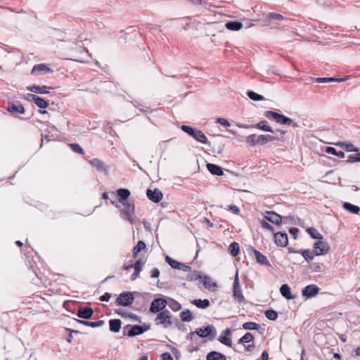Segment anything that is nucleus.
<instances>
[{
    "label": "nucleus",
    "instance_id": "obj_1",
    "mask_svg": "<svg viewBox=\"0 0 360 360\" xmlns=\"http://www.w3.org/2000/svg\"><path fill=\"white\" fill-rule=\"evenodd\" d=\"M116 194L119 202L124 206V209L122 211V214L125 216L124 219L131 224H133L131 216L134 214L135 205L133 202H131L129 200L131 195L130 191L128 188H119L117 190Z\"/></svg>",
    "mask_w": 360,
    "mask_h": 360
},
{
    "label": "nucleus",
    "instance_id": "obj_2",
    "mask_svg": "<svg viewBox=\"0 0 360 360\" xmlns=\"http://www.w3.org/2000/svg\"><path fill=\"white\" fill-rule=\"evenodd\" d=\"M181 129L190 136L193 137L197 141H199L202 143L210 145V143L208 141L206 136L201 130L185 124H182L181 126Z\"/></svg>",
    "mask_w": 360,
    "mask_h": 360
},
{
    "label": "nucleus",
    "instance_id": "obj_3",
    "mask_svg": "<svg viewBox=\"0 0 360 360\" xmlns=\"http://www.w3.org/2000/svg\"><path fill=\"white\" fill-rule=\"evenodd\" d=\"M150 326L148 324L143 325H130L128 324L124 327L123 335L130 338L141 335L150 330Z\"/></svg>",
    "mask_w": 360,
    "mask_h": 360
},
{
    "label": "nucleus",
    "instance_id": "obj_4",
    "mask_svg": "<svg viewBox=\"0 0 360 360\" xmlns=\"http://www.w3.org/2000/svg\"><path fill=\"white\" fill-rule=\"evenodd\" d=\"M172 315L168 309H165L157 314L154 319L156 326H161L164 328H168L172 325Z\"/></svg>",
    "mask_w": 360,
    "mask_h": 360
},
{
    "label": "nucleus",
    "instance_id": "obj_5",
    "mask_svg": "<svg viewBox=\"0 0 360 360\" xmlns=\"http://www.w3.org/2000/svg\"><path fill=\"white\" fill-rule=\"evenodd\" d=\"M136 292H123L117 297L115 304L116 306L130 307L134 301V294Z\"/></svg>",
    "mask_w": 360,
    "mask_h": 360
},
{
    "label": "nucleus",
    "instance_id": "obj_6",
    "mask_svg": "<svg viewBox=\"0 0 360 360\" xmlns=\"http://www.w3.org/2000/svg\"><path fill=\"white\" fill-rule=\"evenodd\" d=\"M233 297L237 302L241 304L243 302H245V299L243 296L240 285V279H239V275H238V270H236L233 283Z\"/></svg>",
    "mask_w": 360,
    "mask_h": 360
},
{
    "label": "nucleus",
    "instance_id": "obj_7",
    "mask_svg": "<svg viewBox=\"0 0 360 360\" xmlns=\"http://www.w3.org/2000/svg\"><path fill=\"white\" fill-rule=\"evenodd\" d=\"M168 304L165 297L155 298L150 303L149 311L152 314H158L165 310Z\"/></svg>",
    "mask_w": 360,
    "mask_h": 360
},
{
    "label": "nucleus",
    "instance_id": "obj_8",
    "mask_svg": "<svg viewBox=\"0 0 360 360\" xmlns=\"http://www.w3.org/2000/svg\"><path fill=\"white\" fill-rule=\"evenodd\" d=\"M195 333L200 338H209L210 340H212L217 334V330L214 326L207 325L206 326L197 328Z\"/></svg>",
    "mask_w": 360,
    "mask_h": 360
},
{
    "label": "nucleus",
    "instance_id": "obj_9",
    "mask_svg": "<svg viewBox=\"0 0 360 360\" xmlns=\"http://www.w3.org/2000/svg\"><path fill=\"white\" fill-rule=\"evenodd\" d=\"M247 252L249 254L253 253L257 262L259 263V264L267 266H271L267 257L265 255H264L263 254H262L259 251H258L257 250L254 248L253 247L250 246V245L248 246Z\"/></svg>",
    "mask_w": 360,
    "mask_h": 360
},
{
    "label": "nucleus",
    "instance_id": "obj_10",
    "mask_svg": "<svg viewBox=\"0 0 360 360\" xmlns=\"http://www.w3.org/2000/svg\"><path fill=\"white\" fill-rule=\"evenodd\" d=\"M314 252L316 256L325 255L328 253L330 247L327 242L322 240L316 241L313 245Z\"/></svg>",
    "mask_w": 360,
    "mask_h": 360
},
{
    "label": "nucleus",
    "instance_id": "obj_11",
    "mask_svg": "<svg viewBox=\"0 0 360 360\" xmlns=\"http://www.w3.org/2000/svg\"><path fill=\"white\" fill-rule=\"evenodd\" d=\"M165 262L174 269L183 270L184 271H191V268L188 265H186L180 262H178L171 257L167 255L165 257Z\"/></svg>",
    "mask_w": 360,
    "mask_h": 360
},
{
    "label": "nucleus",
    "instance_id": "obj_12",
    "mask_svg": "<svg viewBox=\"0 0 360 360\" xmlns=\"http://www.w3.org/2000/svg\"><path fill=\"white\" fill-rule=\"evenodd\" d=\"M264 218L276 226H281L283 223V217L274 211H266Z\"/></svg>",
    "mask_w": 360,
    "mask_h": 360
},
{
    "label": "nucleus",
    "instance_id": "obj_13",
    "mask_svg": "<svg viewBox=\"0 0 360 360\" xmlns=\"http://www.w3.org/2000/svg\"><path fill=\"white\" fill-rule=\"evenodd\" d=\"M27 99L34 102L37 107L41 109H46L49 105V101L35 94H28Z\"/></svg>",
    "mask_w": 360,
    "mask_h": 360
},
{
    "label": "nucleus",
    "instance_id": "obj_14",
    "mask_svg": "<svg viewBox=\"0 0 360 360\" xmlns=\"http://www.w3.org/2000/svg\"><path fill=\"white\" fill-rule=\"evenodd\" d=\"M274 242L280 247H286L288 245V236L285 231H278L274 233Z\"/></svg>",
    "mask_w": 360,
    "mask_h": 360
},
{
    "label": "nucleus",
    "instance_id": "obj_15",
    "mask_svg": "<svg viewBox=\"0 0 360 360\" xmlns=\"http://www.w3.org/2000/svg\"><path fill=\"white\" fill-rule=\"evenodd\" d=\"M146 195L150 200L155 203L160 202L163 197L162 191L158 188H155L153 190L148 188L146 191Z\"/></svg>",
    "mask_w": 360,
    "mask_h": 360
},
{
    "label": "nucleus",
    "instance_id": "obj_16",
    "mask_svg": "<svg viewBox=\"0 0 360 360\" xmlns=\"http://www.w3.org/2000/svg\"><path fill=\"white\" fill-rule=\"evenodd\" d=\"M231 335V330L230 328H226L221 334L218 337L217 340L221 344L229 347H233V343L230 335Z\"/></svg>",
    "mask_w": 360,
    "mask_h": 360
},
{
    "label": "nucleus",
    "instance_id": "obj_17",
    "mask_svg": "<svg viewBox=\"0 0 360 360\" xmlns=\"http://www.w3.org/2000/svg\"><path fill=\"white\" fill-rule=\"evenodd\" d=\"M319 290L320 288L317 285L310 284L302 289V295L306 298H311L319 293Z\"/></svg>",
    "mask_w": 360,
    "mask_h": 360
},
{
    "label": "nucleus",
    "instance_id": "obj_18",
    "mask_svg": "<svg viewBox=\"0 0 360 360\" xmlns=\"http://www.w3.org/2000/svg\"><path fill=\"white\" fill-rule=\"evenodd\" d=\"M6 110L12 114H24L25 112L24 106L20 102L9 101Z\"/></svg>",
    "mask_w": 360,
    "mask_h": 360
},
{
    "label": "nucleus",
    "instance_id": "obj_19",
    "mask_svg": "<svg viewBox=\"0 0 360 360\" xmlns=\"http://www.w3.org/2000/svg\"><path fill=\"white\" fill-rule=\"evenodd\" d=\"M94 314V310L91 307H80L77 312V316L84 320L89 319Z\"/></svg>",
    "mask_w": 360,
    "mask_h": 360
},
{
    "label": "nucleus",
    "instance_id": "obj_20",
    "mask_svg": "<svg viewBox=\"0 0 360 360\" xmlns=\"http://www.w3.org/2000/svg\"><path fill=\"white\" fill-rule=\"evenodd\" d=\"M41 72L44 73H52L53 70H51L49 67H48L46 64L41 63L34 65L32 69L31 73L32 75H37Z\"/></svg>",
    "mask_w": 360,
    "mask_h": 360
},
{
    "label": "nucleus",
    "instance_id": "obj_21",
    "mask_svg": "<svg viewBox=\"0 0 360 360\" xmlns=\"http://www.w3.org/2000/svg\"><path fill=\"white\" fill-rule=\"evenodd\" d=\"M115 312L123 318H129V319L136 321L139 323H141V321L140 316H138L136 314H133L131 312H127L122 308L116 309L115 310Z\"/></svg>",
    "mask_w": 360,
    "mask_h": 360
},
{
    "label": "nucleus",
    "instance_id": "obj_22",
    "mask_svg": "<svg viewBox=\"0 0 360 360\" xmlns=\"http://www.w3.org/2000/svg\"><path fill=\"white\" fill-rule=\"evenodd\" d=\"M244 330H257L260 334H263L264 329L259 323L252 321L245 322L242 326Z\"/></svg>",
    "mask_w": 360,
    "mask_h": 360
},
{
    "label": "nucleus",
    "instance_id": "obj_23",
    "mask_svg": "<svg viewBox=\"0 0 360 360\" xmlns=\"http://www.w3.org/2000/svg\"><path fill=\"white\" fill-rule=\"evenodd\" d=\"M206 167H207V170L212 175L219 176L224 175L223 168L216 164L207 163Z\"/></svg>",
    "mask_w": 360,
    "mask_h": 360
},
{
    "label": "nucleus",
    "instance_id": "obj_24",
    "mask_svg": "<svg viewBox=\"0 0 360 360\" xmlns=\"http://www.w3.org/2000/svg\"><path fill=\"white\" fill-rule=\"evenodd\" d=\"M48 89L49 87L46 86H39L36 84H33L27 87V89L29 91L40 94H49V91L47 90Z\"/></svg>",
    "mask_w": 360,
    "mask_h": 360
},
{
    "label": "nucleus",
    "instance_id": "obj_25",
    "mask_svg": "<svg viewBox=\"0 0 360 360\" xmlns=\"http://www.w3.org/2000/svg\"><path fill=\"white\" fill-rule=\"evenodd\" d=\"M144 264L145 262L142 261L141 259L136 260L134 264H133V267L134 268V272L131 276V281H134L139 276L140 272L142 270V267Z\"/></svg>",
    "mask_w": 360,
    "mask_h": 360
},
{
    "label": "nucleus",
    "instance_id": "obj_26",
    "mask_svg": "<svg viewBox=\"0 0 360 360\" xmlns=\"http://www.w3.org/2000/svg\"><path fill=\"white\" fill-rule=\"evenodd\" d=\"M75 321L79 323L83 324L86 326H90L92 328L101 327L105 324V322L103 320H98L96 321H87V319L81 320V319H75Z\"/></svg>",
    "mask_w": 360,
    "mask_h": 360
},
{
    "label": "nucleus",
    "instance_id": "obj_27",
    "mask_svg": "<svg viewBox=\"0 0 360 360\" xmlns=\"http://www.w3.org/2000/svg\"><path fill=\"white\" fill-rule=\"evenodd\" d=\"M206 360H227V357L219 352L211 351L207 354Z\"/></svg>",
    "mask_w": 360,
    "mask_h": 360
},
{
    "label": "nucleus",
    "instance_id": "obj_28",
    "mask_svg": "<svg viewBox=\"0 0 360 360\" xmlns=\"http://www.w3.org/2000/svg\"><path fill=\"white\" fill-rule=\"evenodd\" d=\"M225 27L231 31H238L243 27V23L239 20H229L225 23Z\"/></svg>",
    "mask_w": 360,
    "mask_h": 360
},
{
    "label": "nucleus",
    "instance_id": "obj_29",
    "mask_svg": "<svg viewBox=\"0 0 360 360\" xmlns=\"http://www.w3.org/2000/svg\"><path fill=\"white\" fill-rule=\"evenodd\" d=\"M313 80L317 83H327L331 82H342L347 80V78H338L335 77H316L313 78Z\"/></svg>",
    "mask_w": 360,
    "mask_h": 360
},
{
    "label": "nucleus",
    "instance_id": "obj_30",
    "mask_svg": "<svg viewBox=\"0 0 360 360\" xmlns=\"http://www.w3.org/2000/svg\"><path fill=\"white\" fill-rule=\"evenodd\" d=\"M122 326V321L118 319H110L109 321V329L112 333H118Z\"/></svg>",
    "mask_w": 360,
    "mask_h": 360
},
{
    "label": "nucleus",
    "instance_id": "obj_31",
    "mask_svg": "<svg viewBox=\"0 0 360 360\" xmlns=\"http://www.w3.org/2000/svg\"><path fill=\"white\" fill-rule=\"evenodd\" d=\"M280 292H281V295L283 297H285L286 300H290L295 297V296H293L291 294L290 288L286 283L281 285V286L280 288Z\"/></svg>",
    "mask_w": 360,
    "mask_h": 360
},
{
    "label": "nucleus",
    "instance_id": "obj_32",
    "mask_svg": "<svg viewBox=\"0 0 360 360\" xmlns=\"http://www.w3.org/2000/svg\"><path fill=\"white\" fill-rule=\"evenodd\" d=\"M191 304L198 308L202 309H205L210 306V302L208 299H195L191 301Z\"/></svg>",
    "mask_w": 360,
    "mask_h": 360
},
{
    "label": "nucleus",
    "instance_id": "obj_33",
    "mask_svg": "<svg viewBox=\"0 0 360 360\" xmlns=\"http://www.w3.org/2000/svg\"><path fill=\"white\" fill-rule=\"evenodd\" d=\"M299 254L302 255L308 264H310L316 256L314 250L309 249L299 250Z\"/></svg>",
    "mask_w": 360,
    "mask_h": 360
},
{
    "label": "nucleus",
    "instance_id": "obj_34",
    "mask_svg": "<svg viewBox=\"0 0 360 360\" xmlns=\"http://www.w3.org/2000/svg\"><path fill=\"white\" fill-rule=\"evenodd\" d=\"M253 127L254 128H257L264 131L271 132L273 134L275 133L274 130H273V129L269 126V123L266 120H262L257 124L253 125Z\"/></svg>",
    "mask_w": 360,
    "mask_h": 360
},
{
    "label": "nucleus",
    "instance_id": "obj_35",
    "mask_svg": "<svg viewBox=\"0 0 360 360\" xmlns=\"http://www.w3.org/2000/svg\"><path fill=\"white\" fill-rule=\"evenodd\" d=\"M91 165L95 167L98 171L106 172L107 168L103 161L99 159L94 158L90 161Z\"/></svg>",
    "mask_w": 360,
    "mask_h": 360
},
{
    "label": "nucleus",
    "instance_id": "obj_36",
    "mask_svg": "<svg viewBox=\"0 0 360 360\" xmlns=\"http://www.w3.org/2000/svg\"><path fill=\"white\" fill-rule=\"evenodd\" d=\"M336 146L341 147L347 152H359V148L354 146L352 143L338 142Z\"/></svg>",
    "mask_w": 360,
    "mask_h": 360
},
{
    "label": "nucleus",
    "instance_id": "obj_37",
    "mask_svg": "<svg viewBox=\"0 0 360 360\" xmlns=\"http://www.w3.org/2000/svg\"><path fill=\"white\" fill-rule=\"evenodd\" d=\"M344 210L352 214H358L360 212V207L348 202H345L342 205Z\"/></svg>",
    "mask_w": 360,
    "mask_h": 360
},
{
    "label": "nucleus",
    "instance_id": "obj_38",
    "mask_svg": "<svg viewBox=\"0 0 360 360\" xmlns=\"http://www.w3.org/2000/svg\"><path fill=\"white\" fill-rule=\"evenodd\" d=\"M181 320L184 322H190L193 319V316L190 309H184L179 314Z\"/></svg>",
    "mask_w": 360,
    "mask_h": 360
},
{
    "label": "nucleus",
    "instance_id": "obj_39",
    "mask_svg": "<svg viewBox=\"0 0 360 360\" xmlns=\"http://www.w3.org/2000/svg\"><path fill=\"white\" fill-rule=\"evenodd\" d=\"M306 231L311 238L318 240L323 239V236L317 231L316 229L314 227H309Z\"/></svg>",
    "mask_w": 360,
    "mask_h": 360
},
{
    "label": "nucleus",
    "instance_id": "obj_40",
    "mask_svg": "<svg viewBox=\"0 0 360 360\" xmlns=\"http://www.w3.org/2000/svg\"><path fill=\"white\" fill-rule=\"evenodd\" d=\"M325 152L328 154H331L335 156H338L339 158H345V153L342 150L338 151L334 147L327 146L325 148Z\"/></svg>",
    "mask_w": 360,
    "mask_h": 360
},
{
    "label": "nucleus",
    "instance_id": "obj_41",
    "mask_svg": "<svg viewBox=\"0 0 360 360\" xmlns=\"http://www.w3.org/2000/svg\"><path fill=\"white\" fill-rule=\"evenodd\" d=\"M229 252L232 257H236L240 252V246L237 242H232L229 246Z\"/></svg>",
    "mask_w": 360,
    "mask_h": 360
},
{
    "label": "nucleus",
    "instance_id": "obj_42",
    "mask_svg": "<svg viewBox=\"0 0 360 360\" xmlns=\"http://www.w3.org/2000/svg\"><path fill=\"white\" fill-rule=\"evenodd\" d=\"M190 273L186 276V280L188 281H194L197 280H200L202 278V276L201 275L200 271H194L193 272L189 271Z\"/></svg>",
    "mask_w": 360,
    "mask_h": 360
},
{
    "label": "nucleus",
    "instance_id": "obj_43",
    "mask_svg": "<svg viewBox=\"0 0 360 360\" xmlns=\"http://www.w3.org/2000/svg\"><path fill=\"white\" fill-rule=\"evenodd\" d=\"M169 307L174 311H179L182 307L181 304L173 298H169Z\"/></svg>",
    "mask_w": 360,
    "mask_h": 360
},
{
    "label": "nucleus",
    "instance_id": "obj_44",
    "mask_svg": "<svg viewBox=\"0 0 360 360\" xmlns=\"http://www.w3.org/2000/svg\"><path fill=\"white\" fill-rule=\"evenodd\" d=\"M247 96L249 97L250 99L254 101H259L264 99V97L259 94L252 90H248L246 93Z\"/></svg>",
    "mask_w": 360,
    "mask_h": 360
},
{
    "label": "nucleus",
    "instance_id": "obj_45",
    "mask_svg": "<svg viewBox=\"0 0 360 360\" xmlns=\"http://www.w3.org/2000/svg\"><path fill=\"white\" fill-rule=\"evenodd\" d=\"M254 341V335L250 333H246L243 336H242L238 340V344H244V343H248L250 342Z\"/></svg>",
    "mask_w": 360,
    "mask_h": 360
},
{
    "label": "nucleus",
    "instance_id": "obj_46",
    "mask_svg": "<svg viewBox=\"0 0 360 360\" xmlns=\"http://www.w3.org/2000/svg\"><path fill=\"white\" fill-rule=\"evenodd\" d=\"M264 315L270 321H276L278 316V312L273 309H266L264 311Z\"/></svg>",
    "mask_w": 360,
    "mask_h": 360
},
{
    "label": "nucleus",
    "instance_id": "obj_47",
    "mask_svg": "<svg viewBox=\"0 0 360 360\" xmlns=\"http://www.w3.org/2000/svg\"><path fill=\"white\" fill-rule=\"evenodd\" d=\"M277 123L290 126L292 123V120L283 114L278 115Z\"/></svg>",
    "mask_w": 360,
    "mask_h": 360
},
{
    "label": "nucleus",
    "instance_id": "obj_48",
    "mask_svg": "<svg viewBox=\"0 0 360 360\" xmlns=\"http://www.w3.org/2000/svg\"><path fill=\"white\" fill-rule=\"evenodd\" d=\"M202 278L203 280L202 281V282L205 288L211 290L212 287H217L216 283H211V278L210 276L205 275Z\"/></svg>",
    "mask_w": 360,
    "mask_h": 360
},
{
    "label": "nucleus",
    "instance_id": "obj_49",
    "mask_svg": "<svg viewBox=\"0 0 360 360\" xmlns=\"http://www.w3.org/2000/svg\"><path fill=\"white\" fill-rule=\"evenodd\" d=\"M264 115L266 118H267L269 120L277 122L279 113L275 111L272 110H267L264 112Z\"/></svg>",
    "mask_w": 360,
    "mask_h": 360
},
{
    "label": "nucleus",
    "instance_id": "obj_50",
    "mask_svg": "<svg viewBox=\"0 0 360 360\" xmlns=\"http://www.w3.org/2000/svg\"><path fill=\"white\" fill-rule=\"evenodd\" d=\"M343 162L346 163H354V162H360V153L356 152L355 154L349 155L347 157V160L343 161Z\"/></svg>",
    "mask_w": 360,
    "mask_h": 360
},
{
    "label": "nucleus",
    "instance_id": "obj_51",
    "mask_svg": "<svg viewBox=\"0 0 360 360\" xmlns=\"http://www.w3.org/2000/svg\"><path fill=\"white\" fill-rule=\"evenodd\" d=\"M283 19H284V16L279 13H269L267 15V20H269L281 21Z\"/></svg>",
    "mask_w": 360,
    "mask_h": 360
},
{
    "label": "nucleus",
    "instance_id": "obj_52",
    "mask_svg": "<svg viewBox=\"0 0 360 360\" xmlns=\"http://www.w3.org/2000/svg\"><path fill=\"white\" fill-rule=\"evenodd\" d=\"M69 146L71 148V150L72 151H74L75 153H79V154H84V150L82 149V148L78 143H70Z\"/></svg>",
    "mask_w": 360,
    "mask_h": 360
},
{
    "label": "nucleus",
    "instance_id": "obj_53",
    "mask_svg": "<svg viewBox=\"0 0 360 360\" xmlns=\"http://www.w3.org/2000/svg\"><path fill=\"white\" fill-rule=\"evenodd\" d=\"M256 138L255 134H250L245 138V142L250 146H255L256 145Z\"/></svg>",
    "mask_w": 360,
    "mask_h": 360
},
{
    "label": "nucleus",
    "instance_id": "obj_54",
    "mask_svg": "<svg viewBox=\"0 0 360 360\" xmlns=\"http://www.w3.org/2000/svg\"><path fill=\"white\" fill-rule=\"evenodd\" d=\"M146 248V245L143 240H139L137 244L134 247L133 250L139 253Z\"/></svg>",
    "mask_w": 360,
    "mask_h": 360
},
{
    "label": "nucleus",
    "instance_id": "obj_55",
    "mask_svg": "<svg viewBox=\"0 0 360 360\" xmlns=\"http://www.w3.org/2000/svg\"><path fill=\"white\" fill-rule=\"evenodd\" d=\"M260 224L263 229H265L268 231L273 232L274 230V228L271 224H269L265 219L260 221Z\"/></svg>",
    "mask_w": 360,
    "mask_h": 360
},
{
    "label": "nucleus",
    "instance_id": "obj_56",
    "mask_svg": "<svg viewBox=\"0 0 360 360\" xmlns=\"http://www.w3.org/2000/svg\"><path fill=\"white\" fill-rule=\"evenodd\" d=\"M266 143H267V142H266V138L265 135L261 134V135H259L257 136L256 144L264 146Z\"/></svg>",
    "mask_w": 360,
    "mask_h": 360
},
{
    "label": "nucleus",
    "instance_id": "obj_57",
    "mask_svg": "<svg viewBox=\"0 0 360 360\" xmlns=\"http://www.w3.org/2000/svg\"><path fill=\"white\" fill-rule=\"evenodd\" d=\"M289 233L292 236L293 238L296 240L299 233V229L296 227H292L289 229Z\"/></svg>",
    "mask_w": 360,
    "mask_h": 360
},
{
    "label": "nucleus",
    "instance_id": "obj_58",
    "mask_svg": "<svg viewBox=\"0 0 360 360\" xmlns=\"http://www.w3.org/2000/svg\"><path fill=\"white\" fill-rule=\"evenodd\" d=\"M216 122H217L224 127L230 126V123L229 122V121L224 118H221V117L217 118Z\"/></svg>",
    "mask_w": 360,
    "mask_h": 360
},
{
    "label": "nucleus",
    "instance_id": "obj_59",
    "mask_svg": "<svg viewBox=\"0 0 360 360\" xmlns=\"http://www.w3.org/2000/svg\"><path fill=\"white\" fill-rule=\"evenodd\" d=\"M111 294L110 292H105L103 295L99 297V300L101 302H108L111 298Z\"/></svg>",
    "mask_w": 360,
    "mask_h": 360
},
{
    "label": "nucleus",
    "instance_id": "obj_60",
    "mask_svg": "<svg viewBox=\"0 0 360 360\" xmlns=\"http://www.w3.org/2000/svg\"><path fill=\"white\" fill-rule=\"evenodd\" d=\"M161 360H174L172 356L169 352H165L160 356Z\"/></svg>",
    "mask_w": 360,
    "mask_h": 360
},
{
    "label": "nucleus",
    "instance_id": "obj_61",
    "mask_svg": "<svg viewBox=\"0 0 360 360\" xmlns=\"http://www.w3.org/2000/svg\"><path fill=\"white\" fill-rule=\"evenodd\" d=\"M160 270L157 268H153L150 271V276L152 278H158L160 276Z\"/></svg>",
    "mask_w": 360,
    "mask_h": 360
},
{
    "label": "nucleus",
    "instance_id": "obj_62",
    "mask_svg": "<svg viewBox=\"0 0 360 360\" xmlns=\"http://www.w3.org/2000/svg\"><path fill=\"white\" fill-rule=\"evenodd\" d=\"M229 210L231 211L234 214H238L240 209L237 205H231L229 206Z\"/></svg>",
    "mask_w": 360,
    "mask_h": 360
},
{
    "label": "nucleus",
    "instance_id": "obj_63",
    "mask_svg": "<svg viewBox=\"0 0 360 360\" xmlns=\"http://www.w3.org/2000/svg\"><path fill=\"white\" fill-rule=\"evenodd\" d=\"M266 138V142H269V141H280L281 140V138H279L278 136H271V135H265Z\"/></svg>",
    "mask_w": 360,
    "mask_h": 360
},
{
    "label": "nucleus",
    "instance_id": "obj_64",
    "mask_svg": "<svg viewBox=\"0 0 360 360\" xmlns=\"http://www.w3.org/2000/svg\"><path fill=\"white\" fill-rule=\"evenodd\" d=\"M310 268L313 271L319 272V271H321V264L319 263H314L311 265Z\"/></svg>",
    "mask_w": 360,
    "mask_h": 360
}]
</instances>
